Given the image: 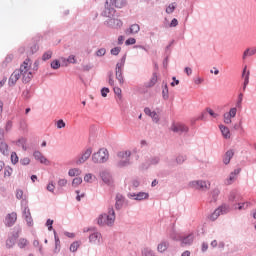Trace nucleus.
Wrapping results in <instances>:
<instances>
[{
    "instance_id": "nucleus-46",
    "label": "nucleus",
    "mask_w": 256,
    "mask_h": 256,
    "mask_svg": "<svg viewBox=\"0 0 256 256\" xmlns=\"http://www.w3.org/2000/svg\"><path fill=\"white\" fill-rule=\"evenodd\" d=\"M185 159H187V157L180 155L176 158V162L178 163V165H181V163L185 162Z\"/></svg>"
},
{
    "instance_id": "nucleus-4",
    "label": "nucleus",
    "mask_w": 256,
    "mask_h": 256,
    "mask_svg": "<svg viewBox=\"0 0 256 256\" xmlns=\"http://www.w3.org/2000/svg\"><path fill=\"white\" fill-rule=\"evenodd\" d=\"M93 153V148H88L84 150L77 158H76V165H83V163H86L89 160V157H91Z\"/></svg>"
},
{
    "instance_id": "nucleus-20",
    "label": "nucleus",
    "mask_w": 256,
    "mask_h": 256,
    "mask_svg": "<svg viewBox=\"0 0 256 256\" xmlns=\"http://www.w3.org/2000/svg\"><path fill=\"white\" fill-rule=\"evenodd\" d=\"M249 75H251V72L247 70V66H245L242 72V77L244 79L243 91H245V89H247V86L249 85Z\"/></svg>"
},
{
    "instance_id": "nucleus-22",
    "label": "nucleus",
    "mask_w": 256,
    "mask_h": 256,
    "mask_svg": "<svg viewBox=\"0 0 256 256\" xmlns=\"http://www.w3.org/2000/svg\"><path fill=\"white\" fill-rule=\"evenodd\" d=\"M144 113L151 117L155 123L159 122V115L155 111H151L149 108L144 109Z\"/></svg>"
},
{
    "instance_id": "nucleus-1",
    "label": "nucleus",
    "mask_w": 256,
    "mask_h": 256,
    "mask_svg": "<svg viewBox=\"0 0 256 256\" xmlns=\"http://www.w3.org/2000/svg\"><path fill=\"white\" fill-rule=\"evenodd\" d=\"M32 62L30 59L24 60L21 64L19 71L20 76L22 77L23 83H29L33 79V72H31Z\"/></svg>"
},
{
    "instance_id": "nucleus-12",
    "label": "nucleus",
    "mask_w": 256,
    "mask_h": 256,
    "mask_svg": "<svg viewBox=\"0 0 256 256\" xmlns=\"http://www.w3.org/2000/svg\"><path fill=\"white\" fill-rule=\"evenodd\" d=\"M33 155L34 159H36V161H39L43 165H51V161H49L44 155H42L41 152L35 151Z\"/></svg>"
},
{
    "instance_id": "nucleus-57",
    "label": "nucleus",
    "mask_w": 256,
    "mask_h": 256,
    "mask_svg": "<svg viewBox=\"0 0 256 256\" xmlns=\"http://www.w3.org/2000/svg\"><path fill=\"white\" fill-rule=\"evenodd\" d=\"M114 93L119 97V99H121V93H122L121 88L114 87Z\"/></svg>"
},
{
    "instance_id": "nucleus-27",
    "label": "nucleus",
    "mask_w": 256,
    "mask_h": 256,
    "mask_svg": "<svg viewBox=\"0 0 256 256\" xmlns=\"http://www.w3.org/2000/svg\"><path fill=\"white\" fill-rule=\"evenodd\" d=\"M136 201H143V199H149V193L139 192L138 194H133Z\"/></svg>"
},
{
    "instance_id": "nucleus-5",
    "label": "nucleus",
    "mask_w": 256,
    "mask_h": 256,
    "mask_svg": "<svg viewBox=\"0 0 256 256\" xmlns=\"http://www.w3.org/2000/svg\"><path fill=\"white\" fill-rule=\"evenodd\" d=\"M131 157V151H121L118 153V159H119V167H125V165L129 164V158Z\"/></svg>"
},
{
    "instance_id": "nucleus-34",
    "label": "nucleus",
    "mask_w": 256,
    "mask_h": 256,
    "mask_svg": "<svg viewBox=\"0 0 256 256\" xmlns=\"http://www.w3.org/2000/svg\"><path fill=\"white\" fill-rule=\"evenodd\" d=\"M159 161H160L159 157L153 156L148 159L147 165H157V163H159Z\"/></svg>"
},
{
    "instance_id": "nucleus-9",
    "label": "nucleus",
    "mask_w": 256,
    "mask_h": 256,
    "mask_svg": "<svg viewBox=\"0 0 256 256\" xmlns=\"http://www.w3.org/2000/svg\"><path fill=\"white\" fill-rule=\"evenodd\" d=\"M124 65H125V62L116 64V79L119 81L120 85H123V83H125V80L123 79V66Z\"/></svg>"
},
{
    "instance_id": "nucleus-36",
    "label": "nucleus",
    "mask_w": 256,
    "mask_h": 256,
    "mask_svg": "<svg viewBox=\"0 0 256 256\" xmlns=\"http://www.w3.org/2000/svg\"><path fill=\"white\" fill-rule=\"evenodd\" d=\"M80 246H81V242H73L70 245V251H72V253H75V251H77Z\"/></svg>"
},
{
    "instance_id": "nucleus-64",
    "label": "nucleus",
    "mask_w": 256,
    "mask_h": 256,
    "mask_svg": "<svg viewBox=\"0 0 256 256\" xmlns=\"http://www.w3.org/2000/svg\"><path fill=\"white\" fill-rule=\"evenodd\" d=\"M184 71H185V73L189 76V75H192V73H193V70L190 68V67H186L185 69H184Z\"/></svg>"
},
{
    "instance_id": "nucleus-32",
    "label": "nucleus",
    "mask_w": 256,
    "mask_h": 256,
    "mask_svg": "<svg viewBox=\"0 0 256 256\" xmlns=\"http://www.w3.org/2000/svg\"><path fill=\"white\" fill-rule=\"evenodd\" d=\"M116 209H120L123 207V196L122 195H117L116 196V204H115Z\"/></svg>"
},
{
    "instance_id": "nucleus-2",
    "label": "nucleus",
    "mask_w": 256,
    "mask_h": 256,
    "mask_svg": "<svg viewBox=\"0 0 256 256\" xmlns=\"http://www.w3.org/2000/svg\"><path fill=\"white\" fill-rule=\"evenodd\" d=\"M98 225H100V227H105V225L111 226L115 223V210H113V208H111L108 211V214H101L98 217L97 220Z\"/></svg>"
},
{
    "instance_id": "nucleus-31",
    "label": "nucleus",
    "mask_w": 256,
    "mask_h": 256,
    "mask_svg": "<svg viewBox=\"0 0 256 256\" xmlns=\"http://www.w3.org/2000/svg\"><path fill=\"white\" fill-rule=\"evenodd\" d=\"M114 5L118 9H123V7L127 6V0H115Z\"/></svg>"
},
{
    "instance_id": "nucleus-55",
    "label": "nucleus",
    "mask_w": 256,
    "mask_h": 256,
    "mask_svg": "<svg viewBox=\"0 0 256 256\" xmlns=\"http://www.w3.org/2000/svg\"><path fill=\"white\" fill-rule=\"evenodd\" d=\"M68 63H77V59L75 58V55H70L67 59Z\"/></svg>"
},
{
    "instance_id": "nucleus-54",
    "label": "nucleus",
    "mask_w": 256,
    "mask_h": 256,
    "mask_svg": "<svg viewBox=\"0 0 256 256\" xmlns=\"http://www.w3.org/2000/svg\"><path fill=\"white\" fill-rule=\"evenodd\" d=\"M65 185H67V179L63 178L58 181L59 187H65Z\"/></svg>"
},
{
    "instance_id": "nucleus-59",
    "label": "nucleus",
    "mask_w": 256,
    "mask_h": 256,
    "mask_svg": "<svg viewBox=\"0 0 256 256\" xmlns=\"http://www.w3.org/2000/svg\"><path fill=\"white\" fill-rule=\"evenodd\" d=\"M241 103H243V93L238 95L237 107H241Z\"/></svg>"
},
{
    "instance_id": "nucleus-53",
    "label": "nucleus",
    "mask_w": 256,
    "mask_h": 256,
    "mask_svg": "<svg viewBox=\"0 0 256 256\" xmlns=\"http://www.w3.org/2000/svg\"><path fill=\"white\" fill-rule=\"evenodd\" d=\"M21 165H29L31 163V160L29 158H23L20 160Z\"/></svg>"
},
{
    "instance_id": "nucleus-43",
    "label": "nucleus",
    "mask_w": 256,
    "mask_h": 256,
    "mask_svg": "<svg viewBox=\"0 0 256 256\" xmlns=\"http://www.w3.org/2000/svg\"><path fill=\"white\" fill-rule=\"evenodd\" d=\"M112 21H113V23H114V27H115V28L123 27V22H122L121 20H119V19H113Z\"/></svg>"
},
{
    "instance_id": "nucleus-42",
    "label": "nucleus",
    "mask_w": 256,
    "mask_h": 256,
    "mask_svg": "<svg viewBox=\"0 0 256 256\" xmlns=\"http://www.w3.org/2000/svg\"><path fill=\"white\" fill-rule=\"evenodd\" d=\"M206 111L214 119H217V117H219V114L215 113V111H213V109H211V108H207Z\"/></svg>"
},
{
    "instance_id": "nucleus-56",
    "label": "nucleus",
    "mask_w": 256,
    "mask_h": 256,
    "mask_svg": "<svg viewBox=\"0 0 256 256\" xmlns=\"http://www.w3.org/2000/svg\"><path fill=\"white\" fill-rule=\"evenodd\" d=\"M47 191H50V193H53L55 191V184L52 182L47 185Z\"/></svg>"
},
{
    "instance_id": "nucleus-39",
    "label": "nucleus",
    "mask_w": 256,
    "mask_h": 256,
    "mask_svg": "<svg viewBox=\"0 0 256 256\" xmlns=\"http://www.w3.org/2000/svg\"><path fill=\"white\" fill-rule=\"evenodd\" d=\"M11 161H12L13 165H17V163H19V156H17V153L12 152Z\"/></svg>"
},
{
    "instance_id": "nucleus-28",
    "label": "nucleus",
    "mask_w": 256,
    "mask_h": 256,
    "mask_svg": "<svg viewBox=\"0 0 256 256\" xmlns=\"http://www.w3.org/2000/svg\"><path fill=\"white\" fill-rule=\"evenodd\" d=\"M157 81H158V76L157 73H153L151 79L149 80V82L146 84V87L151 88V87H155V85H157Z\"/></svg>"
},
{
    "instance_id": "nucleus-15",
    "label": "nucleus",
    "mask_w": 256,
    "mask_h": 256,
    "mask_svg": "<svg viewBox=\"0 0 256 256\" xmlns=\"http://www.w3.org/2000/svg\"><path fill=\"white\" fill-rule=\"evenodd\" d=\"M19 79H21V74L19 73V70H15L9 78L8 85L13 87V85H15Z\"/></svg>"
},
{
    "instance_id": "nucleus-58",
    "label": "nucleus",
    "mask_w": 256,
    "mask_h": 256,
    "mask_svg": "<svg viewBox=\"0 0 256 256\" xmlns=\"http://www.w3.org/2000/svg\"><path fill=\"white\" fill-rule=\"evenodd\" d=\"M46 226L48 227V230L51 231L53 229V220L48 219L46 222Z\"/></svg>"
},
{
    "instance_id": "nucleus-24",
    "label": "nucleus",
    "mask_w": 256,
    "mask_h": 256,
    "mask_svg": "<svg viewBox=\"0 0 256 256\" xmlns=\"http://www.w3.org/2000/svg\"><path fill=\"white\" fill-rule=\"evenodd\" d=\"M219 129L224 137V139H231V131L225 125H220Z\"/></svg>"
},
{
    "instance_id": "nucleus-61",
    "label": "nucleus",
    "mask_w": 256,
    "mask_h": 256,
    "mask_svg": "<svg viewBox=\"0 0 256 256\" xmlns=\"http://www.w3.org/2000/svg\"><path fill=\"white\" fill-rule=\"evenodd\" d=\"M16 197H17L18 199H23V190L18 189V190L16 191Z\"/></svg>"
},
{
    "instance_id": "nucleus-38",
    "label": "nucleus",
    "mask_w": 256,
    "mask_h": 256,
    "mask_svg": "<svg viewBox=\"0 0 256 256\" xmlns=\"http://www.w3.org/2000/svg\"><path fill=\"white\" fill-rule=\"evenodd\" d=\"M11 175H13V168L8 166L4 169V177H11Z\"/></svg>"
},
{
    "instance_id": "nucleus-60",
    "label": "nucleus",
    "mask_w": 256,
    "mask_h": 256,
    "mask_svg": "<svg viewBox=\"0 0 256 256\" xmlns=\"http://www.w3.org/2000/svg\"><path fill=\"white\" fill-rule=\"evenodd\" d=\"M108 83L111 85V87L115 85V80H113V73H110Z\"/></svg>"
},
{
    "instance_id": "nucleus-6",
    "label": "nucleus",
    "mask_w": 256,
    "mask_h": 256,
    "mask_svg": "<svg viewBox=\"0 0 256 256\" xmlns=\"http://www.w3.org/2000/svg\"><path fill=\"white\" fill-rule=\"evenodd\" d=\"M210 186L211 184H207V182L203 180L192 181L189 183V187L192 189H199L201 191H207Z\"/></svg>"
},
{
    "instance_id": "nucleus-23",
    "label": "nucleus",
    "mask_w": 256,
    "mask_h": 256,
    "mask_svg": "<svg viewBox=\"0 0 256 256\" xmlns=\"http://www.w3.org/2000/svg\"><path fill=\"white\" fill-rule=\"evenodd\" d=\"M233 155H235V152L233 150H228L224 154V158H223L224 165H229V163H231V159H233Z\"/></svg>"
},
{
    "instance_id": "nucleus-41",
    "label": "nucleus",
    "mask_w": 256,
    "mask_h": 256,
    "mask_svg": "<svg viewBox=\"0 0 256 256\" xmlns=\"http://www.w3.org/2000/svg\"><path fill=\"white\" fill-rule=\"evenodd\" d=\"M53 56V52L47 51L46 53L43 54L42 59L43 61H48V59H51Z\"/></svg>"
},
{
    "instance_id": "nucleus-44",
    "label": "nucleus",
    "mask_w": 256,
    "mask_h": 256,
    "mask_svg": "<svg viewBox=\"0 0 256 256\" xmlns=\"http://www.w3.org/2000/svg\"><path fill=\"white\" fill-rule=\"evenodd\" d=\"M121 53V47H114L111 49V55H118Z\"/></svg>"
},
{
    "instance_id": "nucleus-33",
    "label": "nucleus",
    "mask_w": 256,
    "mask_h": 256,
    "mask_svg": "<svg viewBox=\"0 0 256 256\" xmlns=\"http://www.w3.org/2000/svg\"><path fill=\"white\" fill-rule=\"evenodd\" d=\"M29 245V241H27V239L25 238H20L18 241V247L20 249H25V247H27Z\"/></svg>"
},
{
    "instance_id": "nucleus-51",
    "label": "nucleus",
    "mask_w": 256,
    "mask_h": 256,
    "mask_svg": "<svg viewBox=\"0 0 256 256\" xmlns=\"http://www.w3.org/2000/svg\"><path fill=\"white\" fill-rule=\"evenodd\" d=\"M249 205H251V203L249 202H244L242 204H239L238 209L241 211V209H247L249 207Z\"/></svg>"
},
{
    "instance_id": "nucleus-49",
    "label": "nucleus",
    "mask_w": 256,
    "mask_h": 256,
    "mask_svg": "<svg viewBox=\"0 0 256 256\" xmlns=\"http://www.w3.org/2000/svg\"><path fill=\"white\" fill-rule=\"evenodd\" d=\"M105 53H107V50H105V48H101L96 52L97 57H103V55H105Z\"/></svg>"
},
{
    "instance_id": "nucleus-13",
    "label": "nucleus",
    "mask_w": 256,
    "mask_h": 256,
    "mask_svg": "<svg viewBox=\"0 0 256 256\" xmlns=\"http://www.w3.org/2000/svg\"><path fill=\"white\" fill-rule=\"evenodd\" d=\"M194 239L195 238L193 237V234L180 237L179 241H181V247H186L187 245H193Z\"/></svg>"
},
{
    "instance_id": "nucleus-40",
    "label": "nucleus",
    "mask_w": 256,
    "mask_h": 256,
    "mask_svg": "<svg viewBox=\"0 0 256 256\" xmlns=\"http://www.w3.org/2000/svg\"><path fill=\"white\" fill-rule=\"evenodd\" d=\"M163 99H169V88L165 84L164 89L162 90Z\"/></svg>"
},
{
    "instance_id": "nucleus-45",
    "label": "nucleus",
    "mask_w": 256,
    "mask_h": 256,
    "mask_svg": "<svg viewBox=\"0 0 256 256\" xmlns=\"http://www.w3.org/2000/svg\"><path fill=\"white\" fill-rule=\"evenodd\" d=\"M51 67H52V69H59V67H61V63H59L58 60H54V61L51 63Z\"/></svg>"
},
{
    "instance_id": "nucleus-17",
    "label": "nucleus",
    "mask_w": 256,
    "mask_h": 256,
    "mask_svg": "<svg viewBox=\"0 0 256 256\" xmlns=\"http://www.w3.org/2000/svg\"><path fill=\"white\" fill-rule=\"evenodd\" d=\"M227 208L225 207H220L216 209L209 217L210 221H216V219L219 218V215H223L224 213H227L226 211Z\"/></svg>"
},
{
    "instance_id": "nucleus-10",
    "label": "nucleus",
    "mask_w": 256,
    "mask_h": 256,
    "mask_svg": "<svg viewBox=\"0 0 256 256\" xmlns=\"http://www.w3.org/2000/svg\"><path fill=\"white\" fill-rule=\"evenodd\" d=\"M16 222H17V213L16 212L7 214V216L5 218V225L7 227H13V225H15Z\"/></svg>"
},
{
    "instance_id": "nucleus-19",
    "label": "nucleus",
    "mask_w": 256,
    "mask_h": 256,
    "mask_svg": "<svg viewBox=\"0 0 256 256\" xmlns=\"http://www.w3.org/2000/svg\"><path fill=\"white\" fill-rule=\"evenodd\" d=\"M23 215H24L25 221L27 222V225H29V227H32L33 218L31 217V210H29L28 207L24 208Z\"/></svg>"
},
{
    "instance_id": "nucleus-47",
    "label": "nucleus",
    "mask_w": 256,
    "mask_h": 256,
    "mask_svg": "<svg viewBox=\"0 0 256 256\" xmlns=\"http://www.w3.org/2000/svg\"><path fill=\"white\" fill-rule=\"evenodd\" d=\"M173 11H175V4H170V5L166 8V13L171 14V13H173Z\"/></svg>"
},
{
    "instance_id": "nucleus-30",
    "label": "nucleus",
    "mask_w": 256,
    "mask_h": 256,
    "mask_svg": "<svg viewBox=\"0 0 256 256\" xmlns=\"http://www.w3.org/2000/svg\"><path fill=\"white\" fill-rule=\"evenodd\" d=\"M0 153H2V155H9V145H7V143H0Z\"/></svg>"
},
{
    "instance_id": "nucleus-50",
    "label": "nucleus",
    "mask_w": 256,
    "mask_h": 256,
    "mask_svg": "<svg viewBox=\"0 0 256 256\" xmlns=\"http://www.w3.org/2000/svg\"><path fill=\"white\" fill-rule=\"evenodd\" d=\"M125 43L126 45H135V43H137V40L135 38H128Z\"/></svg>"
},
{
    "instance_id": "nucleus-26",
    "label": "nucleus",
    "mask_w": 256,
    "mask_h": 256,
    "mask_svg": "<svg viewBox=\"0 0 256 256\" xmlns=\"http://www.w3.org/2000/svg\"><path fill=\"white\" fill-rule=\"evenodd\" d=\"M253 55H256V48H248L244 51L242 59L245 60L247 57H253Z\"/></svg>"
},
{
    "instance_id": "nucleus-35",
    "label": "nucleus",
    "mask_w": 256,
    "mask_h": 256,
    "mask_svg": "<svg viewBox=\"0 0 256 256\" xmlns=\"http://www.w3.org/2000/svg\"><path fill=\"white\" fill-rule=\"evenodd\" d=\"M81 183H83V178L76 177L72 181V187H79V185H81Z\"/></svg>"
},
{
    "instance_id": "nucleus-18",
    "label": "nucleus",
    "mask_w": 256,
    "mask_h": 256,
    "mask_svg": "<svg viewBox=\"0 0 256 256\" xmlns=\"http://www.w3.org/2000/svg\"><path fill=\"white\" fill-rule=\"evenodd\" d=\"M100 177L106 185H111V183H113V177H111V174L107 171L101 172Z\"/></svg>"
},
{
    "instance_id": "nucleus-3",
    "label": "nucleus",
    "mask_w": 256,
    "mask_h": 256,
    "mask_svg": "<svg viewBox=\"0 0 256 256\" xmlns=\"http://www.w3.org/2000/svg\"><path fill=\"white\" fill-rule=\"evenodd\" d=\"M109 159V152L105 148H101L99 151L92 155L93 163H106Z\"/></svg>"
},
{
    "instance_id": "nucleus-14",
    "label": "nucleus",
    "mask_w": 256,
    "mask_h": 256,
    "mask_svg": "<svg viewBox=\"0 0 256 256\" xmlns=\"http://www.w3.org/2000/svg\"><path fill=\"white\" fill-rule=\"evenodd\" d=\"M101 239H103V237L101 236V233H99V232H93L89 236V241L93 245H99V243H101Z\"/></svg>"
},
{
    "instance_id": "nucleus-63",
    "label": "nucleus",
    "mask_w": 256,
    "mask_h": 256,
    "mask_svg": "<svg viewBox=\"0 0 256 256\" xmlns=\"http://www.w3.org/2000/svg\"><path fill=\"white\" fill-rule=\"evenodd\" d=\"M179 24V22L177 21L176 18H174L171 23H170V27H177V25Z\"/></svg>"
},
{
    "instance_id": "nucleus-29",
    "label": "nucleus",
    "mask_w": 256,
    "mask_h": 256,
    "mask_svg": "<svg viewBox=\"0 0 256 256\" xmlns=\"http://www.w3.org/2000/svg\"><path fill=\"white\" fill-rule=\"evenodd\" d=\"M81 169L79 168H71L69 171H68V175L69 177H79V175H81Z\"/></svg>"
},
{
    "instance_id": "nucleus-52",
    "label": "nucleus",
    "mask_w": 256,
    "mask_h": 256,
    "mask_svg": "<svg viewBox=\"0 0 256 256\" xmlns=\"http://www.w3.org/2000/svg\"><path fill=\"white\" fill-rule=\"evenodd\" d=\"M219 189H214L213 191H212V197H213V199H214V201H216L217 200V197H219Z\"/></svg>"
},
{
    "instance_id": "nucleus-37",
    "label": "nucleus",
    "mask_w": 256,
    "mask_h": 256,
    "mask_svg": "<svg viewBox=\"0 0 256 256\" xmlns=\"http://www.w3.org/2000/svg\"><path fill=\"white\" fill-rule=\"evenodd\" d=\"M95 178V176H93V174L88 173L84 176V181L86 183H93V179Z\"/></svg>"
},
{
    "instance_id": "nucleus-8",
    "label": "nucleus",
    "mask_w": 256,
    "mask_h": 256,
    "mask_svg": "<svg viewBox=\"0 0 256 256\" xmlns=\"http://www.w3.org/2000/svg\"><path fill=\"white\" fill-rule=\"evenodd\" d=\"M237 115V108H231L229 112L224 113L223 119L226 125H231L233 121L231 119L235 118Z\"/></svg>"
},
{
    "instance_id": "nucleus-11",
    "label": "nucleus",
    "mask_w": 256,
    "mask_h": 256,
    "mask_svg": "<svg viewBox=\"0 0 256 256\" xmlns=\"http://www.w3.org/2000/svg\"><path fill=\"white\" fill-rule=\"evenodd\" d=\"M171 129L174 133H187L189 131V128L182 123L173 124Z\"/></svg>"
},
{
    "instance_id": "nucleus-7",
    "label": "nucleus",
    "mask_w": 256,
    "mask_h": 256,
    "mask_svg": "<svg viewBox=\"0 0 256 256\" xmlns=\"http://www.w3.org/2000/svg\"><path fill=\"white\" fill-rule=\"evenodd\" d=\"M113 5V0H106L105 9L103 11L104 17H113L115 15V8L111 7Z\"/></svg>"
},
{
    "instance_id": "nucleus-48",
    "label": "nucleus",
    "mask_w": 256,
    "mask_h": 256,
    "mask_svg": "<svg viewBox=\"0 0 256 256\" xmlns=\"http://www.w3.org/2000/svg\"><path fill=\"white\" fill-rule=\"evenodd\" d=\"M56 125H57V129H64V127H65V121H63V120H58V121L56 122Z\"/></svg>"
},
{
    "instance_id": "nucleus-25",
    "label": "nucleus",
    "mask_w": 256,
    "mask_h": 256,
    "mask_svg": "<svg viewBox=\"0 0 256 256\" xmlns=\"http://www.w3.org/2000/svg\"><path fill=\"white\" fill-rule=\"evenodd\" d=\"M167 249H169V242H167V241H162L157 246V251L159 253H165V251H167Z\"/></svg>"
},
{
    "instance_id": "nucleus-21",
    "label": "nucleus",
    "mask_w": 256,
    "mask_h": 256,
    "mask_svg": "<svg viewBox=\"0 0 256 256\" xmlns=\"http://www.w3.org/2000/svg\"><path fill=\"white\" fill-rule=\"evenodd\" d=\"M141 31V26L139 24H132L126 31V35H137Z\"/></svg>"
},
{
    "instance_id": "nucleus-16",
    "label": "nucleus",
    "mask_w": 256,
    "mask_h": 256,
    "mask_svg": "<svg viewBox=\"0 0 256 256\" xmlns=\"http://www.w3.org/2000/svg\"><path fill=\"white\" fill-rule=\"evenodd\" d=\"M241 173L240 168L235 169L233 172L230 173L229 177L225 180V185H232L233 181L237 179V175Z\"/></svg>"
},
{
    "instance_id": "nucleus-62",
    "label": "nucleus",
    "mask_w": 256,
    "mask_h": 256,
    "mask_svg": "<svg viewBox=\"0 0 256 256\" xmlns=\"http://www.w3.org/2000/svg\"><path fill=\"white\" fill-rule=\"evenodd\" d=\"M107 93H109V88H103L101 90L102 97H107Z\"/></svg>"
}]
</instances>
